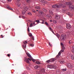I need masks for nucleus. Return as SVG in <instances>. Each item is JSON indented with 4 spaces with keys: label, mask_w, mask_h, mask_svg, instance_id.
<instances>
[{
    "label": "nucleus",
    "mask_w": 74,
    "mask_h": 74,
    "mask_svg": "<svg viewBox=\"0 0 74 74\" xmlns=\"http://www.w3.org/2000/svg\"><path fill=\"white\" fill-rule=\"evenodd\" d=\"M63 0H62L61 1V3H64V4H61V5L62 6H61V7H62L64 8V7H66V6H64V5H69V8L70 9H71V10H73L74 9V6H72V4H73V3L71 2H65L64 1L63 2Z\"/></svg>",
    "instance_id": "obj_1"
},
{
    "label": "nucleus",
    "mask_w": 74,
    "mask_h": 74,
    "mask_svg": "<svg viewBox=\"0 0 74 74\" xmlns=\"http://www.w3.org/2000/svg\"><path fill=\"white\" fill-rule=\"evenodd\" d=\"M28 8L27 7H25V8H24L23 11L22 12V14H20V16H19V18L22 17L23 19H25V14L26 12L27 11V9H28Z\"/></svg>",
    "instance_id": "obj_2"
},
{
    "label": "nucleus",
    "mask_w": 74,
    "mask_h": 74,
    "mask_svg": "<svg viewBox=\"0 0 74 74\" xmlns=\"http://www.w3.org/2000/svg\"><path fill=\"white\" fill-rule=\"evenodd\" d=\"M62 4L60 3V5L58 6V5H53L52 6V8H59V7H62Z\"/></svg>",
    "instance_id": "obj_3"
},
{
    "label": "nucleus",
    "mask_w": 74,
    "mask_h": 74,
    "mask_svg": "<svg viewBox=\"0 0 74 74\" xmlns=\"http://www.w3.org/2000/svg\"><path fill=\"white\" fill-rule=\"evenodd\" d=\"M23 42L24 45L23 46V47L24 49H26V44H27V42L26 41H24Z\"/></svg>",
    "instance_id": "obj_4"
},
{
    "label": "nucleus",
    "mask_w": 74,
    "mask_h": 74,
    "mask_svg": "<svg viewBox=\"0 0 74 74\" xmlns=\"http://www.w3.org/2000/svg\"><path fill=\"white\" fill-rule=\"evenodd\" d=\"M29 60L30 61H31V59H30L29 58H25L24 61L26 62L27 63H29L30 62H29Z\"/></svg>",
    "instance_id": "obj_5"
},
{
    "label": "nucleus",
    "mask_w": 74,
    "mask_h": 74,
    "mask_svg": "<svg viewBox=\"0 0 74 74\" xmlns=\"http://www.w3.org/2000/svg\"><path fill=\"white\" fill-rule=\"evenodd\" d=\"M59 58V55H57L55 59L54 58H52L50 60L51 61V62H54V61L58 59V58Z\"/></svg>",
    "instance_id": "obj_6"
},
{
    "label": "nucleus",
    "mask_w": 74,
    "mask_h": 74,
    "mask_svg": "<svg viewBox=\"0 0 74 74\" xmlns=\"http://www.w3.org/2000/svg\"><path fill=\"white\" fill-rule=\"evenodd\" d=\"M17 2L16 3V4L17 5L18 7H20L21 5V3H20L19 1H20V0H17Z\"/></svg>",
    "instance_id": "obj_7"
},
{
    "label": "nucleus",
    "mask_w": 74,
    "mask_h": 74,
    "mask_svg": "<svg viewBox=\"0 0 74 74\" xmlns=\"http://www.w3.org/2000/svg\"><path fill=\"white\" fill-rule=\"evenodd\" d=\"M66 27L68 29H71V27L70 24H66Z\"/></svg>",
    "instance_id": "obj_8"
},
{
    "label": "nucleus",
    "mask_w": 74,
    "mask_h": 74,
    "mask_svg": "<svg viewBox=\"0 0 74 74\" xmlns=\"http://www.w3.org/2000/svg\"><path fill=\"white\" fill-rule=\"evenodd\" d=\"M64 37H65L64 36V35H62L60 37V39L62 41H63L64 39Z\"/></svg>",
    "instance_id": "obj_9"
},
{
    "label": "nucleus",
    "mask_w": 74,
    "mask_h": 74,
    "mask_svg": "<svg viewBox=\"0 0 74 74\" xmlns=\"http://www.w3.org/2000/svg\"><path fill=\"white\" fill-rule=\"evenodd\" d=\"M26 54L28 56L29 58H30V59H32V56H31V55L29 53L26 52Z\"/></svg>",
    "instance_id": "obj_10"
},
{
    "label": "nucleus",
    "mask_w": 74,
    "mask_h": 74,
    "mask_svg": "<svg viewBox=\"0 0 74 74\" xmlns=\"http://www.w3.org/2000/svg\"><path fill=\"white\" fill-rule=\"evenodd\" d=\"M35 23L33 22V23H31L30 24V27H32L33 26H35Z\"/></svg>",
    "instance_id": "obj_11"
},
{
    "label": "nucleus",
    "mask_w": 74,
    "mask_h": 74,
    "mask_svg": "<svg viewBox=\"0 0 74 74\" xmlns=\"http://www.w3.org/2000/svg\"><path fill=\"white\" fill-rule=\"evenodd\" d=\"M36 64H42V63H41V62H40L38 61H36Z\"/></svg>",
    "instance_id": "obj_12"
},
{
    "label": "nucleus",
    "mask_w": 74,
    "mask_h": 74,
    "mask_svg": "<svg viewBox=\"0 0 74 74\" xmlns=\"http://www.w3.org/2000/svg\"><path fill=\"white\" fill-rule=\"evenodd\" d=\"M55 18L56 19H60V16L59 15H57L55 16Z\"/></svg>",
    "instance_id": "obj_13"
},
{
    "label": "nucleus",
    "mask_w": 74,
    "mask_h": 74,
    "mask_svg": "<svg viewBox=\"0 0 74 74\" xmlns=\"http://www.w3.org/2000/svg\"><path fill=\"white\" fill-rule=\"evenodd\" d=\"M7 8H8V10H13V9H12V8H11V7H10L8 5L7 6Z\"/></svg>",
    "instance_id": "obj_14"
},
{
    "label": "nucleus",
    "mask_w": 74,
    "mask_h": 74,
    "mask_svg": "<svg viewBox=\"0 0 74 74\" xmlns=\"http://www.w3.org/2000/svg\"><path fill=\"white\" fill-rule=\"evenodd\" d=\"M64 52V50H62L60 51L58 53V57L59 56H60V55H61V52Z\"/></svg>",
    "instance_id": "obj_15"
},
{
    "label": "nucleus",
    "mask_w": 74,
    "mask_h": 74,
    "mask_svg": "<svg viewBox=\"0 0 74 74\" xmlns=\"http://www.w3.org/2000/svg\"><path fill=\"white\" fill-rule=\"evenodd\" d=\"M47 67L48 68H49V69H52V68H53V66L52 65H48Z\"/></svg>",
    "instance_id": "obj_16"
},
{
    "label": "nucleus",
    "mask_w": 74,
    "mask_h": 74,
    "mask_svg": "<svg viewBox=\"0 0 74 74\" xmlns=\"http://www.w3.org/2000/svg\"><path fill=\"white\" fill-rule=\"evenodd\" d=\"M67 66H68V67H69L71 68L72 67V65L69 63H68L67 64Z\"/></svg>",
    "instance_id": "obj_17"
},
{
    "label": "nucleus",
    "mask_w": 74,
    "mask_h": 74,
    "mask_svg": "<svg viewBox=\"0 0 74 74\" xmlns=\"http://www.w3.org/2000/svg\"><path fill=\"white\" fill-rule=\"evenodd\" d=\"M40 66L36 65L34 67V68L35 69H38V68H40Z\"/></svg>",
    "instance_id": "obj_18"
},
{
    "label": "nucleus",
    "mask_w": 74,
    "mask_h": 74,
    "mask_svg": "<svg viewBox=\"0 0 74 74\" xmlns=\"http://www.w3.org/2000/svg\"><path fill=\"white\" fill-rule=\"evenodd\" d=\"M40 21L42 22H40L41 23H42V24H44V22H45V21H44L43 20H42L40 19Z\"/></svg>",
    "instance_id": "obj_19"
},
{
    "label": "nucleus",
    "mask_w": 74,
    "mask_h": 74,
    "mask_svg": "<svg viewBox=\"0 0 74 74\" xmlns=\"http://www.w3.org/2000/svg\"><path fill=\"white\" fill-rule=\"evenodd\" d=\"M49 14H51V15H53V12H52L51 10H49Z\"/></svg>",
    "instance_id": "obj_20"
},
{
    "label": "nucleus",
    "mask_w": 74,
    "mask_h": 74,
    "mask_svg": "<svg viewBox=\"0 0 74 74\" xmlns=\"http://www.w3.org/2000/svg\"><path fill=\"white\" fill-rule=\"evenodd\" d=\"M56 36H57L58 38H59L60 37V35L58 34H56Z\"/></svg>",
    "instance_id": "obj_21"
},
{
    "label": "nucleus",
    "mask_w": 74,
    "mask_h": 74,
    "mask_svg": "<svg viewBox=\"0 0 74 74\" xmlns=\"http://www.w3.org/2000/svg\"><path fill=\"white\" fill-rule=\"evenodd\" d=\"M35 8L38 10H40V6L36 7H35Z\"/></svg>",
    "instance_id": "obj_22"
},
{
    "label": "nucleus",
    "mask_w": 74,
    "mask_h": 74,
    "mask_svg": "<svg viewBox=\"0 0 74 74\" xmlns=\"http://www.w3.org/2000/svg\"><path fill=\"white\" fill-rule=\"evenodd\" d=\"M40 2L42 3H45V1H44V0H40Z\"/></svg>",
    "instance_id": "obj_23"
},
{
    "label": "nucleus",
    "mask_w": 74,
    "mask_h": 74,
    "mask_svg": "<svg viewBox=\"0 0 74 74\" xmlns=\"http://www.w3.org/2000/svg\"><path fill=\"white\" fill-rule=\"evenodd\" d=\"M71 58L72 60H74V54L72 55L71 56Z\"/></svg>",
    "instance_id": "obj_24"
},
{
    "label": "nucleus",
    "mask_w": 74,
    "mask_h": 74,
    "mask_svg": "<svg viewBox=\"0 0 74 74\" xmlns=\"http://www.w3.org/2000/svg\"><path fill=\"white\" fill-rule=\"evenodd\" d=\"M26 1L28 3H29L30 2V0H26Z\"/></svg>",
    "instance_id": "obj_25"
},
{
    "label": "nucleus",
    "mask_w": 74,
    "mask_h": 74,
    "mask_svg": "<svg viewBox=\"0 0 74 74\" xmlns=\"http://www.w3.org/2000/svg\"><path fill=\"white\" fill-rule=\"evenodd\" d=\"M46 62L47 63H50V62H51V59L48 60L47 61H46Z\"/></svg>",
    "instance_id": "obj_26"
},
{
    "label": "nucleus",
    "mask_w": 74,
    "mask_h": 74,
    "mask_svg": "<svg viewBox=\"0 0 74 74\" xmlns=\"http://www.w3.org/2000/svg\"><path fill=\"white\" fill-rule=\"evenodd\" d=\"M42 10H43V11H44L45 12H47V10L45 8H43Z\"/></svg>",
    "instance_id": "obj_27"
},
{
    "label": "nucleus",
    "mask_w": 74,
    "mask_h": 74,
    "mask_svg": "<svg viewBox=\"0 0 74 74\" xmlns=\"http://www.w3.org/2000/svg\"><path fill=\"white\" fill-rule=\"evenodd\" d=\"M62 71H66V69H61Z\"/></svg>",
    "instance_id": "obj_28"
},
{
    "label": "nucleus",
    "mask_w": 74,
    "mask_h": 74,
    "mask_svg": "<svg viewBox=\"0 0 74 74\" xmlns=\"http://www.w3.org/2000/svg\"><path fill=\"white\" fill-rule=\"evenodd\" d=\"M36 22H37V23H41V22H40V20H36Z\"/></svg>",
    "instance_id": "obj_29"
},
{
    "label": "nucleus",
    "mask_w": 74,
    "mask_h": 74,
    "mask_svg": "<svg viewBox=\"0 0 74 74\" xmlns=\"http://www.w3.org/2000/svg\"><path fill=\"white\" fill-rule=\"evenodd\" d=\"M30 46H31V47H34V44H30Z\"/></svg>",
    "instance_id": "obj_30"
},
{
    "label": "nucleus",
    "mask_w": 74,
    "mask_h": 74,
    "mask_svg": "<svg viewBox=\"0 0 74 74\" xmlns=\"http://www.w3.org/2000/svg\"><path fill=\"white\" fill-rule=\"evenodd\" d=\"M49 45L50 47H52V45H51L49 42Z\"/></svg>",
    "instance_id": "obj_31"
},
{
    "label": "nucleus",
    "mask_w": 74,
    "mask_h": 74,
    "mask_svg": "<svg viewBox=\"0 0 74 74\" xmlns=\"http://www.w3.org/2000/svg\"><path fill=\"white\" fill-rule=\"evenodd\" d=\"M45 24L46 25H47V26H48L49 24L48 23H47V22H45Z\"/></svg>",
    "instance_id": "obj_32"
},
{
    "label": "nucleus",
    "mask_w": 74,
    "mask_h": 74,
    "mask_svg": "<svg viewBox=\"0 0 74 74\" xmlns=\"http://www.w3.org/2000/svg\"><path fill=\"white\" fill-rule=\"evenodd\" d=\"M53 22L54 23H57V22H56V21L55 20H53Z\"/></svg>",
    "instance_id": "obj_33"
},
{
    "label": "nucleus",
    "mask_w": 74,
    "mask_h": 74,
    "mask_svg": "<svg viewBox=\"0 0 74 74\" xmlns=\"http://www.w3.org/2000/svg\"><path fill=\"white\" fill-rule=\"evenodd\" d=\"M29 35L30 37H32V33H29Z\"/></svg>",
    "instance_id": "obj_34"
},
{
    "label": "nucleus",
    "mask_w": 74,
    "mask_h": 74,
    "mask_svg": "<svg viewBox=\"0 0 74 74\" xmlns=\"http://www.w3.org/2000/svg\"><path fill=\"white\" fill-rule=\"evenodd\" d=\"M45 72V69H43L42 70V72H41V73H44V72Z\"/></svg>",
    "instance_id": "obj_35"
},
{
    "label": "nucleus",
    "mask_w": 74,
    "mask_h": 74,
    "mask_svg": "<svg viewBox=\"0 0 74 74\" xmlns=\"http://www.w3.org/2000/svg\"><path fill=\"white\" fill-rule=\"evenodd\" d=\"M27 70H30V69L28 67H27Z\"/></svg>",
    "instance_id": "obj_36"
},
{
    "label": "nucleus",
    "mask_w": 74,
    "mask_h": 74,
    "mask_svg": "<svg viewBox=\"0 0 74 74\" xmlns=\"http://www.w3.org/2000/svg\"><path fill=\"white\" fill-rule=\"evenodd\" d=\"M71 43H72V42H71V41H70L69 42V44H71Z\"/></svg>",
    "instance_id": "obj_37"
},
{
    "label": "nucleus",
    "mask_w": 74,
    "mask_h": 74,
    "mask_svg": "<svg viewBox=\"0 0 74 74\" xmlns=\"http://www.w3.org/2000/svg\"><path fill=\"white\" fill-rule=\"evenodd\" d=\"M32 61L33 62H36V60H34V59H33L32 60Z\"/></svg>",
    "instance_id": "obj_38"
},
{
    "label": "nucleus",
    "mask_w": 74,
    "mask_h": 74,
    "mask_svg": "<svg viewBox=\"0 0 74 74\" xmlns=\"http://www.w3.org/2000/svg\"><path fill=\"white\" fill-rule=\"evenodd\" d=\"M72 53H74V49H73L72 50Z\"/></svg>",
    "instance_id": "obj_39"
},
{
    "label": "nucleus",
    "mask_w": 74,
    "mask_h": 74,
    "mask_svg": "<svg viewBox=\"0 0 74 74\" xmlns=\"http://www.w3.org/2000/svg\"><path fill=\"white\" fill-rule=\"evenodd\" d=\"M66 34H70V33L69 32H67L66 33Z\"/></svg>",
    "instance_id": "obj_40"
},
{
    "label": "nucleus",
    "mask_w": 74,
    "mask_h": 74,
    "mask_svg": "<svg viewBox=\"0 0 74 74\" xmlns=\"http://www.w3.org/2000/svg\"><path fill=\"white\" fill-rule=\"evenodd\" d=\"M32 12H33L34 13H35V12H36V11L35 10H32Z\"/></svg>",
    "instance_id": "obj_41"
},
{
    "label": "nucleus",
    "mask_w": 74,
    "mask_h": 74,
    "mask_svg": "<svg viewBox=\"0 0 74 74\" xmlns=\"http://www.w3.org/2000/svg\"><path fill=\"white\" fill-rule=\"evenodd\" d=\"M62 48L63 49H65V47H64V46H62Z\"/></svg>",
    "instance_id": "obj_42"
},
{
    "label": "nucleus",
    "mask_w": 74,
    "mask_h": 74,
    "mask_svg": "<svg viewBox=\"0 0 74 74\" xmlns=\"http://www.w3.org/2000/svg\"><path fill=\"white\" fill-rule=\"evenodd\" d=\"M32 38L33 40H34V37H32Z\"/></svg>",
    "instance_id": "obj_43"
},
{
    "label": "nucleus",
    "mask_w": 74,
    "mask_h": 74,
    "mask_svg": "<svg viewBox=\"0 0 74 74\" xmlns=\"http://www.w3.org/2000/svg\"><path fill=\"white\" fill-rule=\"evenodd\" d=\"M8 2H11V0H8Z\"/></svg>",
    "instance_id": "obj_44"
},
{
    "label": "nucleus",
    "mask_w": 74,
    "mask_h": 74,
    "mask_svg": "<svg viewBox=\"0 0 74 74\" xmlns=\"http://www.w3.org/2000/svg\"><path fill=\"white\" fill-rule=\"evenodd\" d=\"M27 30L28 32H30V30H29V27H28L27 29Z\"/></svg>",
    "instance_id": "obj_45"
},
{
    "label": "nucleus",
    "mask_w": 74,
    "mask_h": 74,
    "mask_svg": "<svg viewBox=\"0 0 74 74\" xmlns=\"http://www.w3.org/2000/svg\"><path fill=\"white\" fill-rule=\"evenodd\" d=\"M63 61H61L60 62V63H61V64H62V63H63Z\"/></svg>",
    "instance_id": "obj_46"
},
{
    "label": "nucleus",
    "mask_w": 74,
    "mask_h": 74,
    "mask_svg": "<svg viewBox=\"0 0 74 74\" xmlns=\"http://www.w3.org/2000/svg\"><path fill=\"white\" fill-rule=\"evenodd\" d=\"M49 30H52V28L51 27H49Z\"/></svg>",
    "instance_id": "obj_47"
},
{
    "label": "nucleus",
    "mask_w": 74,
    "mask_h": 74,
    "mask_svg": "<svg viewBox=\"0 0 74 74\" xmlns=\"http://www.w3.org/2000/svg\"><path fill=\"white\" fill-rule=\"evenodd\" d=\"M61 45H62V46H63V44L62 43H61Z\"/></svg>",
    "instance_id": "obj_48"
},
{
    "label": "nucleus",
    "mask_w": 74,
    "mask_h": 74,
    "mask_svg": "<svg viewBox=\"0 0 74 74\" xmlns=\"http://www.w3.org/2000/svg\"><path fill=\"white\" fill-rule=\"evenodd\" d=\"M28 14H32L30 12H29V13H28Z\"/></svg>",
    "instance_id": "obj_49"
},
{
    "label": "nucleus",
    "mask_w": 74,
    "mask_h": 74,
    "mask_svg": "<svg viewBox=\"0 0 74 74\" xmlns=\"http://www.w3.org/2000/svg\"><path fill=\"white\" fill-rule=\"evenodd\" d=\"M38 73H39V74H42V73H40V72L39 73L37 72V74H38Z\"/></svg>",
    "instance_id": "obj_50"
},
{
    "label": "nucleus",
    "mask_w": 74,
    "mask_h": 74,
    "mask_svg": "<svg viewBox=\"0 0 74 74\" xmlns=\"http://www.w3.org/2000/svg\"><path fill=\"white\" fill-rule=\"evenodd\" d=\"M10 56V54H8V56L9 57V56Z\"/></svg>",
    "instance_id": "obj_51"
},
{
    "label": "nucleus",
    "mask_w": 74,
    "mask_h": 74,
    "mask_svg": "<svg viewBox=\"0 0 74 74\" xmlns=\"http://www.w3.org/2000/svg\"><path fill=\"white\" fill-rule=\"evenodd\" d=\"M50 22H52V20H51L50 21Z\"/></svg>",
    "instance_id": "obj_52"
},
{
    "label": "nucleus",
    "mask_w": 74,
    "mask_h": 74,
    "mask_svg": "<svg viewBox=\"0 0 74 74\" xmlns=\"http://www.w3.org/2000/svg\"><path fill=\"white\" fill-rule=\"evenodd\" d=\"M48 15H47V17H49V16H48Z\"/></svg>",
    "instance_id": "obj_53"
},
{
    "label": "nucleus",
    "mask_w": 74,
    "mask_h": 74,
    "mask_svg": "<svg viewBox=\"0 0 74 74\" xmlns=\"http://www.w3.org/2000/svg\"><path fill=\"white\" fill-rule=\"evenodd\" d=\"M40 13H41V14H42V12H40Z\"/></svg>",
    "instance_id": "obj_54"
},
{
    "label": "nucleus",
    "mask_w": 74,
    "mask_h": 74,
    "mask_svg": "<svg viewBox=\"0 0 74 74\" xmlns=\"http://www.w3.org/2000/svg\"><path fill=\"white\" fill-rule=\"evenodd\" d=\"M52 33H53V34H54V32H53V31H52Z\"/></svg>",
    "instance_id": "obj_55"
},
{
    "label": "nucleus",
    "mask_w": 74,
    "mask_h": 74,
    "mask_svg": "<svg viewBox=\"0 0 74 74\" xmlns=\"http://www.w3.org/2000/svg\"><path fill=\"white\" fill-rule=\"evenodd\" d=\"M27 26H28V25H28V24L27 23Z\"/></svg>",
    "instance_id": "obj_56"
},
{
    "label": "nucleus",
    "mask_w": 74,
    "mask_h": 74,
    "mask_svg": "<svg viewBox=\"0 0 74 74\" xmlns=\"http://www.w3.org/2000/svg\"><path fill=\"white\" fill-rule=\"evenodd\" d=\"M1 36H3V35H1Z\"/></svg>",
    "instance_id": "obj_57"
},
{
    "label": "nucleus",
    "mask_w": 74,
    "mask_h": 74,
    "mask_svg": "<svg viewBox=\"0 0 74 74\" xmlns=\"http://www.w3.org/2000/svg\"><path fill=\"white\" fill-rule=\"evenodd\" d=\"M36 11H38V10H37Z\"/></svg>",
    "instance_id": "obj_58"
},
{
    "label": "nucleus",
    "mask_w": 74,
    "mask_h": 74,
    "mask_svg": "<svg viewBox=\"0 0 74 74\" xmlns=\"http://www.w3.org/2000/svg\"><path fill=\"white\" fill-rule=\"evenodd\" d=\"M23 74H26V73H24Z\"/></svg>",
    "instance_id": "obj_59"
},
{
    "label": "nucleus",
    "mask_w": 74,
    "mask_h": 74,
    "mask_svg": "<svg viewBox=\"0 0 74 74\" xmlns=\"http://www.w3.org/2000/svg\"><path fill=\"white\" fill-rule=\"evenodd\" d=\"M39 12V13H40V12Z\"/></svg>",
    "instance_id": "obj_60"
},
{
    "label": "nucleus",
    "mask_w": 74,
    "mask_h": 74,
    "mask_svg": "<svg viewBox=\"0 0 74 74\" xmlns=\"http://www.w3.org/2000/svg\"><path fill=\"white\" fill-rule=\"evenodd\" d=\"M2 38H3V37L2 36Z\"/></svg>",
    "instance_id": "obj_61"
},
{
    "label": "nucleus",
    "mask_w": 74,
    "mask_h": 74,
    "mask_svg": "<svg viewBox=\"0 0 74 74\" xmlns=\"http://www.w3.org/2000/svg\"><path fill=\"white\" fill-rule=\"evenodd\" d=\"M20 8H21V7H20Z\"/></svg>",
    "instance_id": "obj_62"
}]
</instances>
